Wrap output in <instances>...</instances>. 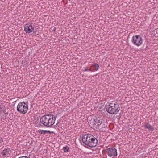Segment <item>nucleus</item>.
Instances as JSON below:
<instances>
[{
  "label": "nucleus",
  "instance_id": "nucleus-17",
  "mask_svg": "<svg viewBox=\"0 0 158 158\" xmlns=\"http://www.w3.org/2000/svg\"><path fill=\"white\" fill-rule=\"evenodd\" d=\"M3 142L2 138L0 136V143H2Z\"/></svg>",
  "mask_w": 158,
  "mask_h": 158
},
{
  "label": "nucleus",
  "instance_id": "nucleus-8",
  "mask_svg": "<svg viewBox=\"0 0 158 158\" xmlns=\"http://www.w3.org/2000/svg\"><path fill=\"white\" fill-rule=\"evenodd\" d=\"M32 23H28L25 25L24 31L27 33L30 34L34 30V27L32 26Z\"/></svg>",
  "mask_w": 158,
  "mask_h": 158
},
{
  "label": "nucleus",
  "instance_id": "nucleus-10",
  "mask_svg": "<svg viewBox=\"0 0 158 158\" xmlns=\"http://www.w3.org/2000/svg\"><path fill=\"white\" fill-rule=\"evenodd\" d=\"M10 148H5L2 151L1 154L2 156H5L9 154H10L9 153L10 152Z\"/></svg>",
  "mask_w": 158,
  "mask_h": 158
},
{
  "label": "nucleus",
  "instance_id": "nucleus-14",
  "mask_svg": "<svg viewBox=\"0 0 158 158\" xmlns=\"http://www.w3.org/2000/svg\"><path fill=\"white\" fill-rule=\"evenodd\" d=\"M63 149L64 151V152H67L69 151L70 149L69 147L66 146L63 148Z\"/></svg>",
  "mask_w": 158,
  "mask_h": 158
},
{
  "label": "nucleus",
  "instance_id": "nucleus-7",
  "mask_svg": "<svg viewBox=\"0 0 158 158\" xmlns=\"http://www.w3.org/2000/svg\"><path fill=\"white\" fill-rule=\"evenodd\" d=\"M106 152L109 157H114L117 155V149L113 148H109L106 149Z\"/></svg>",
  "mask_w": 158,
  "mask_h": 158
},
{
  "label": "nucleus",
  "instance_id": "nucleus-6",
  "mask_svg": "<svg viewBox=\"0 0 158 158\" xmlns=\"http://www.w3.org/2000/svg\"><path fill=\"white\" fill-rule=\"evenodd\" d=\"M91 120L89 119V118L88 119L89 120V123H90V124H91L93 126L94 125H96V127H97L101 123L103 119L100 118L99 117H95L93 118H90Z\"/></svg>",
  "mask_w": 158,
  "mask_h": 158
},
{
  "label": "nucleus",
  "instance_id": "nucleus-3",
  "mask_svg": "<svg viewBox=\"0 0 158 158\" xmlns=\"http://www.w3.org/2000/svg\"><path fill=\"white\" fill-rule=\"evenodd\" d=\"M106 107V110L108 113L112 114H117L120 110L119 105L116 102H111Z\"/></svg>",
  "mask_w": 158,
  "mask_h": 158
},
{
  "label": "nucleus",
  "instance_id": "nucleus-9",
  "mask_svg": "<svg viewBox=\"0 0 158 158\" xmlns=\"http://www.w3.org/2000/svg\"><path fill=\"white\" fill-rule=\"evenodd\" d=\"M107 122L103 120L96 127V128L100 131H104L107 127Z\"/></svg>",
  "mask_w": 158,
  "mask_h": 158
},
{
  "label": "nucleus",
  "instance_id": "nucleus-2",
  "mask_svg": "<svg viewBox=\"0 0 158 158\" xmlns=\"http://www.w3.org/2000/svg\"><path fill=\"white\" fill-rule=\"evenodd\" d=\"M56 119L53 115L48 114L42 116L40 118V120L44 127H50L54 124Z\"/></svg>",
  "mask_w": 158,
  "mask_h": 158
},
{
  "label": "nucleus",
  "instance_id": "nucleus-12",
  "mask_svg": "<svg viewBox=\"0 0 158 158\" xmlns=\"http://www.w3.org/2000/svg\"><path fill=\"white\" fill-rule=\"evenodd\" d=\"M39 133H40L41 134H49L50 133V132L49 131L47 130H39L38 131Z\"/></svg>",
  "mask_w": 158,
  "mask_h": 158
},
{
  "label": "nucleus",
  "instance_id": "nucleus-13",
  "mask_svg": "<svg viewBox=\"0 0 158 158\" xmlns=\"http://www.w3.org/2000/svg\"><path fill=\"white\" fill-rule=\"evenodd\" d=\"M92 67L94 68V69L93 71H97L99 69V66L97 63H94L92 65Z\"/></svg>",
  "mask_w": 158,
  "mask_h": 158
},
{
  "label": "nucleus",
  "instance_id": "nucleus-5",
  "mask_svg": "<svg viewBox=\"0 0 158 158\" xmlns=\"http://www.w3.org/2000/svg\"><path fill=\"white\" fill-rule=\"evenodd\" d=\"M131 42L135 45L139 46L143 43L142 38L140 35L133 36L131 40Z\"/></svg>",
  "mask_w": 158,
  "mask_h": 158
},
{
  "label": "nucleus",
  "instance_id": "nucleus-4",
  "mask_svg": "<svg viewBox=\"0 0 158 158\" xmlns=\"http://www.w3.org/2000/svg\"><path fill=\"white\" fill-rule=\"evenodd\" d=\"M28 110V104L24 102H19L17 106V111L22 114H26Z\"/></svg>",
  "mask_w": 158,
  "mask_h": 158
},
{
  "label": "nucleus",
  "instance_id": "nucleus-1",
  "mask_svg": "<svg viewBox=\"0 0 158 158\" xmlns=\"http://www.w3.org/2000/svg\"><path fill=\"white\" fill-rule=\"evenodd\" d=\"M82 140L84 144L90 147H95L98 144L97 138L91 134L83 135Z\"/></svg>",
  "mask_w": 158,
  "mask_h": 158
},
{
  "label": "nucleus",
  "instance_id": "nucleus-15",
  "mask_svg": "<svg viewBox=\"0 0 158 158\" xmlns=\"http://www.w3.org/2000/svg\"><path fill=\"white\" fill-rule=\"evenodd\" d=\"M84 72H86L89 71L91 72L93 71L90 69H89L88 67H86L85 69L83 71Z\"/></svg>",
  "mask_w": 158,
  "mask_h": 158
},
{
  "label": "nucleus",
  "instance_id": "nucleus-16",
  "mask_svg": "<svg viewBox=\"0 0 158 158\" xmlns=\"http://www.w3.org/2000/svg\"><path fill=\"white\" fill-rule=\"evenodd\" d=\"M18 158H29L26 156H23L19 157Z\"/></svg>",
  "mask_w": 158,
  "mask_h": 158
},
{
  "label": "nucleus",
  "instance_id": "nucleus-11",
  "mask_svg": "<svg viewBox=\"0 0 158 158\" xmlns=\"http://www.w3.org/2000/svg\"><path fill=\"white\" fill-rule=\"evenodd\" d=\"M144 126L145 129H148L149 130L153 131L154 130V128L148 123H145L144 124Z\"/></svg>",
  "mask_w": 158,
  "mask_h": 158
}]
</instances>
